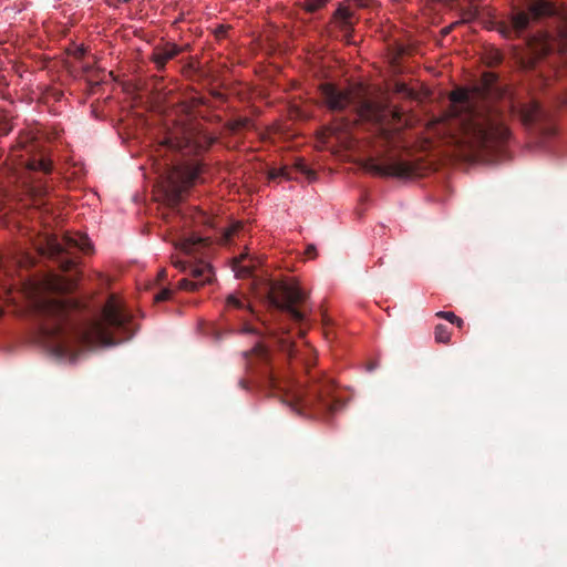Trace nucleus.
I'll return each instance as SVG.
<instances>
[{
  "label": "nucleus",
  "mask_w": 567,
  "mask_h": 567,
  "mask_svg": "<svg viewBox=\"0 0 567 567\" xmlns=\"http://www.w3.org/2000/svg\"><path fill=\"white\" fill-rule=\"evenodd\" d=\"M352 12L346 7H339L334 12V19L343 32H349L352 29Z\"/></svg>",
  "instance_id": "obj_15"
},
{
  "label": "nucleus",
  "mask_w": 567,
  "mask_h": 567,
  "mask_svg": "<svg viewBox=\"0 0 567 567\" xmlns=\"http://www.w3.org/2000/svg\"><path fill=\"white\" fill-rule=\"evenodd\" d=\"M451 323H454V324H456L458 328H462V327H463V324H464V321H463L460 317H457V316H456V320H453Z\"/></svg>",
  "instance_id": "obj_32"
},
{
  "label": "nucleus",
  "mask_w": 567,
  "mask_h": 567,
  "mask_svg": "<svg viewBox=\"0 0 567 567\" xmlns=\"http://www.w3.org/2000/svg\"><path fill=\"white\" fill-rule=\"evenodd\" d=\"M174 266L179 268L182 271H188L190 278H183L178 281V289L195 291L206 284L212 282L214 278V271L209 264L200 261L187 266L184 261H174Z\"/></svg>",
  "instance_id": "obj_13"
},
{
  "label": "nucleus",
  "mask_w": 567,
  "mask_h": 567,
  "mask_svg": "<svg viewBox=\"0 0 567 567\" xmlns=\"http://www.w3.org/2000/svg\"><path fill=\"white\" fill-rule=\"evenodd\" d=\"M456 24H457V22L452 23V24H450L449 27H446V28L442 29V34H443V35H447V34L453 30V28H454Z\"/></svg>",
  "instance_id": "obj_30"
},
{
  "label": "nucleus",
  "mask_w": 567,
  "mask_h": 567,
  "mask_svg": "<svg viewBox=\"0 0 567 567\" xmlns=\"http://www.w3.org/2000/svg\"><path fill=\"white\" fill-rule=\"evenodd\" d=\"M183 51L184 48L178 47L175 43L167 42L154 48L151 60L155 63L158 71H163L167 62L176 58Z\"/></svg>",
  "instance_id": "obj_14"
},
{
  "label": "nucleus",
  "mask_w": 567,
  "mask_h": 567,
  "mask_svg": "<svg viewBox=\"0 0 567 567\" xmlns=\"http://www.w3.org/2000/svg\"><path fill=\"white\" fill-rule=\"evenodd\" d=\"M200 172L197 163H186L173 168L165 190V202L169 207L178 206L184 193L198 179Z\"/></svg>",
  "instance_id": "obj_9"
},
{
  "label": "nucleus",
  "mask_w": 567,
  "mask_h": 567,
  "mask_svg": "<svg viewBox=\"0 0 567 567\" xmlns=\"http://www.w3.org/2000/svg\"><path fill=\"white\" fill-rule=\"evenodd\" d=\"M173 295V290L169 289V288H163L161 289L155 296H154V300L156 302H162V301H166L168 299H171Z\"/></svg>",
  "instance_id": "obj_25"
},
{
  "label": "nucleus",
  "mask_w": 567,
  "mask_h": 567,
  "mask_svg": "<svg viewBox=\"0 0 567 567\" xmlns=\"http://www.w3.org/2000/svg\"><path fill=\"white\" fill-rule=\"evenodd\" d=\"M327 3V0H306L305 7L307 11L315 12L321 9Z\"/></svg>",
  "instance_id": "obj_22"
},
{
  "label": "nucleus",
  "mask_w": 567,
  "mask_h": 567,
  "mask_svg": "<svg viewBox=\"0 0 567 567\" xmlns=\"http://www.w3.org/2000/svg\"><path fill=\"white\" fill-rule=\"evenodd\" d=\"M227 307L234 309H245L246 305L241 299H239L235 295H229L227 297Z\"/></svg>",
  "instance_id": "obj_20"
},
{
  "label": "nucleus",
  "mask_w": 567,
  "mask_h": 567,
  "mask_svg": "<svg viewBox=\"0 0 567 567\" xmlns=\"http://www.w3.org/2000/svg\"><path fill=\"white\" fill-rule=\"evenodd\" d=\"M214 138L200 135L190 128H181L166 138L169 148L181 152L183 155L197 154L208 148Z\"/></svg>",
  "instance_id": "obj_10"
},
{
  "label": "nucleus",
  "mask_w": 567,
  "mask_h": 567,
  "mask_svg": "<svg viewBox=\"0 0 567 567\" xmlns=\"http://www.w3.org/2000/svg\"><path fill=\"white\" fill-rule=\"evenodd\" d=\"M555 13L554 6L547 0H532L527 4V10H516L509 21H503L498 24V31L507 39L520 37L529 27L530 21L539 20Z\"/></svg>",
  "instance_id": "obj_7"
},
{
  "label": "nucleus",
  "mask_w": 567,
  "mask_h": 567,
  "mask_svg": "<svg viewBox=\"0 0 567 567\" xmlns=\"http://www.w3.org/2000/svg\"><path fill=\"white\" fill-rule=\"evenodd\" d=\"M246 369L257 372L264 382L279 395L281 401L300 415L315 417L327 416L344 406V401L337 394L334 381L323 372L313 370L316 358L311 349L301 358L305 369L303 379L288 378L278 380L270 367L269 349L257 342L249 351L243 352Z\"/></svg>",
  "instance_id": "obj_2"
},
{
  "label": "nucleus",
  "mask_w": 567,
  "mask_h": 567,
  "mask_svg": "<svg viewBox=\"0 0 567 567\" xmlns=\"http://www.w3.org/2000/svg\"><path fill=\"white\" fill-rule=\"evenodd\" d=\"M487 64L489 66H496L503 61V55L498 51H493L487 55Z\"/></svg>",
  "instance_id": "obj_24"
},
{
  "label": "nucleus",
  "mask_w": 567,
  "mask_h": 567,
  "mask_svg": "<svg viewBox=\"0 0 567 567\" xmlns=\"http://www.w3.org/2000/svg\"><path fill=\"white\" fill-rule=\"evenodd\" d=\"M451 323H454V324H456L458 328H462V327H463V324H464V321H463L460 317H457V316H456V320H453Z\"/></svg>",
  "instance_id": "obj_31"
},
{
  "label": "nucleus",
  "mask_w": 567,
  "mask_h": 567,
  "mask_svg": "<svg viewBox=\"0 0 567 567\" xmlns=\"http://www.w3.org/2000/svg\"><path fill=\"white\" fill-rule=\"evenodd\" d=\"M278 177H284V178H287V179H291L292 178L291 169L288 168V167L272 168L269 172V178L270 179H275V178H278Z\"/></svg>",
  "instance_id": "obj_19"
},
{
  "label": "nucleus",
  "mask_w": 567,
  "mask_h": 567,
  "mask_svg": "<svg viewBox=\"0 0 567 567\" xmlns=\"http://www.w3.org/2000/svg\"><path fill=\"white\" fill-rule=\"evenodd\" d=\"M251 127V121L248 117H240L227 123V128L230 133L237 134L241 130Z\"/></svg>",
  "instance_id": "obj_17"
},
{
  "label": "nucleus",
  "mask_w": 567,
  "mask_h": 567,
  "mask_svg": "<svg viewBox=\"0 0 567 567\" xmlns=\"http://www.w3.org/2000/svg\"><path fill=\"white\" fill-rule=\"evenodd\" d=\"M399 91H400V92H406V91H408V89L405 87V85H404V84H401V85L399 86Z\"/></svg>",
  "instance_id": "obj_36"
},
{
  "label": "nucleus",
  "mask_w": 567,
  "mask_h": 567,
  "mask_svg": "<svg viewBox=\"0 0 567 567\" xmlns=\"http://www.w3.org/2000/svg\"><path fill=\"white\" fill-rule=\"evenodd\" d=\"M512 110L526 127L535 128L542 134H551V128L547 126L548 115L535 100L513 105Z\"/></svg>",
  "instance_id": "obj_12"
},
{
  "label": "nucleus",
  "mask_w": 567,
  "mask_h": 567,
  "mask_svg": "<svg viewBox=\"0 0 567 567\" xmlns=\"http://www.w3.org/2000/svg\"><path fill=\"white\" fill-rule=\"evenodd\" d=\"M364 169L382 177L404 178L416 174V165L393 151H388L379 158H368Z\"/></svg>",
  "instance_id": "obj_8"
},
{
  "label": "nucleus",
  "mask_w": 567,
  "mask_h": 567,
  "mask_svg": "<svg viewBox=\"0 0 567 567\" xmlns=\"http://www.w3.org/2000/svg\"><path fill=\"white\" fill-rule=\"evenodd\" d=\"M296 168H297L300 173H302V174L307 175L309 178H310V176H313V175H315V173L308 168V166L306 165V163H305L302 159H298V161L296 162Z\"/></svg>",
  "instance_id": "obj_27"
},
{
  "label": "nucleus",
  "mask_w": 567,
  "mask_h": 567,
  "mask_svg": "<svg viewBox=\"0 0 567 567\" xmlns=\"http://www.w3.org/2000/svg\"><path fill=\"white\" fill-rule=\"evenodd\" d=\"M324 105L333 112H342L352 106L360 120L380 124L388 115V111L378 102L363 96H354L350 90H341L332 83H322L319 86Z\"/></svg>",
  "instance_id": "obj_5"
},
{
  "label": "nucleus",
  "mask_w": 567,
  "mask_h": 567,
  "mask_svg": "<svg viewBox=\"0 0 567 567\" xmlns=\"http://www.w3.org/2000/svg\"><path fill=\"white\" fill-rule=\"evenodd\" d=\"M451 100L465 112L462 118L464 140L474 151L496 152L509 138L506 116L496 105L485 100L477 103L474 94L465 90L453 92Z\"/></svg>",
  "instance_id": "obj_4"
},
{
  "label": "nucleus",
  "mask_w": 567,
  "mask_h": 567,
  "mask_svg": "<svg viewBox=\"0 0 567 567\" xmlns=\"http://www.w3.org/2000/svg\"><path fill=\"white\" fill-rule=\"evenodd\" d=\"M306 254L307 256H309L310 258H315L316 255H317V251H316V246L315 245H308L307 249H306Z\"/></svg>",
  "instance_id": "obj_29"
},
{
  "label": "nucleus",
  "mask_w": 567,
  "mask_h": 567,
  "mask_svg": "<svg viewBox=\"0 0 567 567\" xmlns=\"http://www.w3.org/2000/svg\"><path fill=\"white\" fill-rule=\"evenodd\" d=\"M167 274H166V270L165 269H162L158 275H157V278L158 280H164L166 278Z\"/></svg>",
  "instance_id": "obj_33"
},
{
  "label": "nucleus",
  "mask_w": 567,
  "mask_h": 567,
  "mask_svg": "<svg viewBox=\"0 0 567 567\" xmlns=\"http://www.w3.org/2000/svg\"><path fill=\"white\" fill-rule=\"evenodd\" d=\"M91 249V241L83 234H65L62 238L49 236L45 244L39 248L41 255L55 259L64 271L74 268L78 252H89Z\"/></svg>",
  "instance_id": "obj_6"
},
{
  "label": "nucleus",
  "mask_w": 567,
  "mask_h": 567,
  "mask_svg": "<svg viewBox=\"0 0 567 567\" xmlns=\"http://www.w3.org/2000/svg\"><path fill=\"white\" fill-rule=\"evenodd\" d=\"M391 113H392V115H393V117H394V118H396L398 121H400V114H399V112L393 111V112H391Z\"/></svg>",
  "instance_id": "obj_35"
},
{
  "label": "nucleus",
  "mask_w": 567,
  "mask_h": 567,
  "mask_svg": "<svg viewBox=\"0 0 567 567\" xmlns=\"http://www.w3.org/2000/svg\"><path fill=\"white\" fill-rule=\"evenodd\" d=\"M247 310H248L251 315H254V311H252V309H250V307H248V306H247Z\"/></svg>",
  "instance_id": "obj_37"
},
{
  "label": "nucleus",
  "mask_w": 567,
  "mask_h": 567,
  "mask_svg": "<svg viewBox=\"0 0 567 567\" xmlns=\"http://www.w3.org/2000/svg\"><path fill=\"white\" fill-rule=\"evenodd\" d=\"M265 290V298L271 309V320L260 321L261 327H256L245 321L240 331L260 337L267 336L290 359L297 360L298 358L295 354L296 346L289 334L285 319L302 326L307 320L308 312L312 310L307 301L308 296L299 286L282 281H269L266 284ZM303 333L305 331L300 327L299 334L302 336Z\"/></svg>",
  "instance_id": "obj_3"
},
{
  "label": "nucleus",
  "mask_w": 567,
  "mask_h": 567,
  "mask_svg": "<svg viewBox=\"0 0 567 567\" xmlns=\"http://www.w3.org/2000/svg\"><path fill=\"white\" fill-rule=\"evenodd\" d=\"M244 255H241L239 258L235 259V269L237 271V276H248L251 272L250 266H239L238 264L244 259Z\"/></svg>",
  "instance_id": "obj_21"
},
{
  "label": "nucleus",
  "mask_w": 567,
  "mask_h": 567,
  "mask_svg": "<svg viewBox=\"0 0 567 567\" xmlns=\"http://www.w3.org/2000/svg\"><path fill=\"white\" fill-rule=\"evenodd\" d=\"M436 316L440 318H443L450 322H452L453 320H456V315L451 311H440L436 313Z\"/></svg>",
  "instance_id": "obj_28"
},
{
  "label": "nucleus",
  "mask_w": 567,
  "mask_h": 567,
  "mask_svg": "<svg viewBox=\"0 0 567 567\" xmlns=\"http://www.w3.org/2000/svg\"><path fill=\"white\" fill-rule=\"evenodd\" d=\"M496 75L494 73L484 74V89L486 93H489L492 85L496 82Z\"/></svg>",
  "instance_id": "obj_26"
},
{
  "label": "nucleus",
  "mask_w": 567,
  "mask_h": 567,
  "mask_svg": "<svg viewBox=\"0 0 567 567\" xmlns=\"http://www.w3.org/2000/svg\"><path fill=\"white\" fill-rule=\"evenodd\" d=\"M20 165L24 168L25 182L30 183V192L37 195H43L48 192L44 182L37 177L38 175L48 176L52 172V161L44 155H35L21 161Z\"/></svg>",
  "instance_id": "obj_11"
},
{
  "label": "nucleus",
  "mask_w": 567,
  "mask_h": 567,
  "mask_svg": "<svg viewBox=\"0 0 567 567\" xmlns=\"http://www.w3.org/2000/svg\"><path fill=\"white\" fill-rule=\"evenodd\" d=\"M239 385H240L243 389H248V383H247V381H246L245 379H241V380L239 381Z\"/></svg>",
  "instance_id": "obj_34"
},
{
  "label": "nucleus",
  "mask_w": 567,
  "mask_h": 567,
  "mask_svg": "<svg viewBox=\"0 0 567 567\" xmlns=\"http://www.w3.org/2000/svg\"><path fill=\"white\" fill-rule=\"evenodd\" d=\"M204 244V239L197 236H190L182 239L179 244L177 245L178 248L186 254L193 252L197 246H200Z\"/></svg>",
  "instance_id": "obj_16"
},
{
  "label": "nucleus",
  "mask_w": 567,
  "mask_h": 567,
  "mask_svg": "<svg viewBox=\"0 0 567 567\" xmlns=\"http://www.w3.org/2000/svg\"><path fill=\"white\" fill-rule=\"evenodd\" d=\"M478 16V10L476 7L471 6L466 10L462 12L463 21L470 22L474 20Z\"/></svg>",
  "instance_id": "obj_23"
},
{
  "label": "nucleus",
  "mask_w": 567,
  "mask_h": 567,
  "mask_svg": "<svg viewBox=\"0 0 567 567\" xmlns=\"http://www.w3.org/2000/svg\"><path fill=\"white\" fill-rule=\"evenodd\" d=\"M75 287V279L51 275L29 296L34 315L42 320L41 337L58 358L73 362L84 348L114 346L132 338V317L113 296L100 319L90 318L79 301L66 297Z\"/></svg>",
  "instance_id": "obj_1"
},
{
  "label": "nucleus",
  "mask_w": 567,
  "mask_h": 567,
  "mask_svg": "<svg viewBox=\"0 0 567 567\" xmlns=\"http://www.w3.org/2000/svg\"><path fill=\"white\" fill-rule=\"evenodd\" d=\"M435 341L440 343H447L451 339V332L444 324H437L434 329Z\"/></svg>",
  "instance_id": "obj_18"
}]
</instances>
